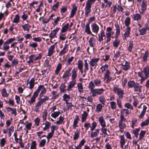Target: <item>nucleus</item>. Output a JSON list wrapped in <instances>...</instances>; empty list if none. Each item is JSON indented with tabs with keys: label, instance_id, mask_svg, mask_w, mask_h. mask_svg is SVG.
<instances>
[{
	"label": "nucleus",
	"instance_id": "nucleus-53",
	"mask_svg": "<svg viewBox=\"0 0 149 149\" xmlns=\"http://www.w3.org/2000/svg\"><path fill=\"white\" fill-rule=\"evenodd\" d=\"M148 55V52L146 51L143 56V61L144 62H146L147 61V58Z\"/></svg>",
	"mask_w": 149,
	"mask_h": 149
},
{
	"label": "nucleus",
	"instance_id": "nucleus-25",
	"mask_svg": "<svg viewBox=\"0 0 149 149\" xmlns=\"http://www.w3.org/2000/svg\"><path fill=\"white\" fill-rule=\"evenodd\" d=\"M141 10L145 11L147 8V2L144 0H143L141 5Z\"/></svg>",
	"mask_w": 149,
	"mask_h": 149
},
{
	"label": "nucleus",
	"instance_id": "nucleus-35",
	"mask_svg": "<svg viewBox=\"0 0 149 149\" xmlns=\"http://www.w3.org/2000/svg\"><path fill=\"white\" fill-rule=\"evenodd\" d=\"M120 138V147L123 148V146L125 143V138L123 136H121Z\"/></svg>",
	"mask_w": 149,
	"mask_h": 149
},
{
	"label": "nucleus",
	"instance_id": "nucleus-8",
	"mask_svg": "<svg viewBox=\"0 0 149 149\" xmlns=\"http://www.w3.org/2000/svg\"><path fill=\"white\" fill-rule=\"evenodd\" d=\"M121 65L122 66L121 68L122 69L125 71H127L129 69L130 67L129 63L127 61L125 62L124 64L122 63Z\"/></svg>",
	"mask_w": 149,
	"mask_h": 149
},
{
	"label": "nucleus",
	"instance_id": "nucleus-3",
	"mask_svg": "<svg viewBox=\"0 0 149 149\" xmlns=\"http://www.w3.org/2000/svg\"><path fill=\"white\" fill-rule=\"evenodd\" d=\"M120 120L118 123V127L120 128V131L122 132H123L124 129L126 127V125L124 122H127V120L124 116L120 115Z\"/></svg>",
	"mask_w": 149,
	"mask_h": 149
},
{
	"label": "nucleus",
	"instance_id": "nucleus-57",
	"mask_svg": "<svg viewBox=\"0 0 149 149\" xmlns=\"http://www.w3.org/2000/svg\"><path fill=\"white\" fill-rule=\"evenodd\" d=\"M36 143L35 141H33L31 144L30 149H36Z\"/></svg>",
	"mask_w": 149,
	"mask_h": 149
},
{
	"label": "nucleus",
	"instance_id": "nucleus-39",
	"mask_svg": "<svg viewBox=\"0 0 149 149\" xmlns=\"http://www.w3.org/2000/svg\"><path fill=\"white\" fill-rule=\"evenodd\" d=\"M1 93L2 97H7L8 96V94L7 93L6 89L4 88L2 90Z\"/></svg>",
	"mask_w": 149,
	"mask_h": 149
},
{
	"label": "nucleus",
	"instance_id": "nucleus-2",
	"mask_svg": "<svg viewBox=\"0 0 149 149\" xmlns=\"http://www.w3.org/2000/svg\"><path fill=\"white\" fill-rule=\"evenodd\" d=\"M115 26L116 28V31L115 35L116 40L113 43V46L116 48L117 47L120 43V40H117L118 37L120 34V29L119 25L118 24H116Z\"/></svg>",
	"mask_w": 149,
	"mask_h": 149
},
{
	"label": "nucleus",
	"instance_id": "nucleus-51",
	"mask_svg": "<svg viewBox=\"0 0 149 149\" xmlns=\"http://www.w3.org/2000/svg\"><path fill=\"white\" fill-rule=\"evenodd\" d=\"M130 19L129 17H128L126 18L125 21V23L126 26L127 27H129V26L130 24Z\"/></svg>",
	"mask_w": 149,
	"mask_h": 149
},
{
	"label": "nucleus",
	"instance_id": "nucleus-28",
	"mask_svg": "<svg viewBox=\"0 0 149 149\" xmlns=\"http://www.w3.org/2000/svg\"><path fill=\"white\" fill-rule=\"evenodd\" d=\"M100 102L103 105H105L106 103V100L104 97L102 95L100 96L99 98Z\"/></svg>",
	"mask_w": 149,
	"mask_h": 149
},
{
	"label": "nucleus",
	"instance_id": "nucleus-45",
	"mask_svg": "<svg viewBox=\"0 0 149 149\" xmlns=\"http://www.w3.org/2000/svg\"><path fill=\"white\" fill-rule=\"evenodd\" d=\"M96 1V0H88L86 5L91 7L92 4L94 3Z\"/></svg>",
	"mask_w": 149,
	"mask_h": 149
},
{
	"label": "nucleus",
	"instance_id": "nucleus-59",
	"mask_svg": "<svg viewBox=\"0 0 149 149\" xmlns=\"http://www.w3.org/2000/svg\"><path fill=\"white\" fill-rule=\"evenodd\" d=\"M67 10V8L66 6H63L61 8V13L62 14L65 13Z\"/></svg>",
	"mask_w": 149,
	"mask_h": 149
},
{
	"label": "nucleus",
	"instance_id": "nucleus-63",
	"mask_svg": "<svg viewBox=\"0 0 149 149\" xmlns=\"http://www.w3.org/2000/svg\"><path fill=\"white\" fill-rule=\"evenodd\" d=\"M108 68V66L107 65L105 64L104 65L102 66L101 68L100 69L102 70V72H103L104 71L106 70Z\"/></svg>",
	"mask_w": 149,
	"mask_h": 149
},
{
	"label": "nucleus",
	"instance_id": "nucleus-22",
	"mask_svg": "<svg viewBox=\"0 0 149 149\" xmlns=\"http://www.w3.org/2000/svg\"><path fill=\"white\" fill-rule=\"evenodd\" d=\"M77 87L78 88V91L80 93H82L84 92L83 87L82 84L81 83H79L77 85Z\"/></svg>",
	"mask_w": 149,
	"mask_h": 149
},
{
	"label": "nucleus",
	"instance_id": "nucleus-42",
	"mask_svg": "<svg viewBox=\"0 0 149 149\" xmlns=\"http://www.w3.org/2000/svg\"><path fill=\"white\" fill-rule=\"evenodd\" d=\"M22 26L24 31H29V29L31 27V26L28 24H25L24 25H22Z\"/></svg>",
	"mask_w": 149,
	"mask_h": 149
},
{
	"label": "nucleus",
	"instance_id": "nucleus-18",
	"mask_svg": "<svg viewBox=\"0 0 149 149\" xmlns=\"http://www.w3.org/2000/svg\"><path fill=\"white\" fill-rule=\"evenodd\" d=\"M131 31V28L130 27H127L125 30L124 36L125 37V39H126V38L128 37L130 34V31Z\"/></svg>",
	"mask_w": 149,
	"mask_h": 149
},
{
	"label": "nucleus",
	"instance_id": "nucleus-61",
	"mask_svg": "<svg viewBox=\"0 0 149 149\" xmlns=\"http://www.w3.org/2000/svg\"><path fill=\"white\" fill-rule=\"evenodd\" d=\"M66 86L64 84H62L60 86V89L61 92H64L66 91L65 88Z\"/></svg>",
	"mask_w": 149,
	"mask_h": 149
},
{
	"label": "nucleus",
	"instance_id": "nucleus-20",
	"mask_svg": "<svg viewBox=\"0 0 149 149\" xmlns=\"http://www.w3.org/2000/svg\"><path fill=\"white\" fill-rule=\"evenodd\" d=\"M75 83L76 80H72V81L70 82L69 85L68 86L67 90L68 91L71 90L72 88L74 87Z\"/></svg>",
	"mask_w": 149,
	"mask_h": 149
},
{
	"label": "nucleus",
	"instance_id": "nucleus-1",
	"mask_svg": "<svg viewBox=\"0 0 149 149\" xmlns=\"http://www.w3.org/2000/svg\"><path fill=\"white\" fill-rule=\"evenodd\" d=\"M95 87L94 83L92 81L90 82L88 88L91 90V93L92 96L95 97L98 95H100L103 94L104 90L103 88L94 89Z\"/></svg>",
	"mask_w": 149,
	"mask_h": 149
},
{
	"label": "nucleus",
	"instance_id": "nucleus-50",
	"mask_svg": "<svg viewBox=\"0 0 149 149\" xmlns=\"http://www.w3.org/2000/svg\"><path fill=\"white\" fill-rule=\"evenodd\" d=\"M79 132L78 131H77L75 132L73 137L74 140H76L78 139L79 136Z\"/></svg>",
	"mask_w": 149,
	"mask_h": 149
},
{
	"label": "nucleus",
	"instance_id": "nucleus-12",
	"mask_svg": "<svg viewBox=\"0 0 149 149\" xmlns=\"http://www.w3.org/2000/svg\"><path fill=\"white\" fill-rule=\"evenodd\" d=\"M91 27L92 31L97 34L99 29L98 26L96 24L94 23L91 25Z\"/></svg>",
	"mask_w": 149,
	"mask_h": 149
},
{
	"label": "nucleus",
	"instance_id": "nucleus-33",
	"mask_svg": "<svg viewBox=\"0 0 149 149\" xmlns=\"http://www.w3.org/2000/svg\"><path fill=\"white\" fill-rule=\"evenodd\" d=\"M99 36V41L100 42L103 40V37H105V35L104 32L103 31H101L100 34H98Z\"/></svg>",
	"mask_w": 149,
	"mask_h": 149
},
{
	"label": "nucleus",
	"instance_id": "nucleus-21",
	"mask_svg": "<svg viewBox=\"0 0 149 149\" xmlns=\"http://www.w3.org/2000/svg\"><path fill=\"white\" fill-rule=\"evenodd\" d=\"M35 79L34 78H32L29 82V87L30 89L33 88L35 85Z\"/></svg>",
	"mask_w": 149,
	"mask_h": 149
},
{
	"label": "nucleus",
	"instance_id": "nucleus-19",
	"mask_svg": "<svg viewBox=\"0 0 149 149\" xmlns=\"http://www.w3.org/2000/svg\"><path fill=\"white\" fill-rule=\"evenodd\" d=\"M88 42L89 45L91 47H93L95 46V39L94 38H91Z\"/></svg>",
	"mask_w": 149,
	"mask_h": 149
},
{
	"label": "nucleus",
	"instance_id": "nucleus-41",
	"mask_svg": "<svg viewBox=\"0 0 149 149\" xmlns=\"http://www.w3.org/2000/svg\"><path fill=\"white\" fill-rule=\"evenodd\" d=\"M79 118L77 115L75 116V118L74 119V124L73 125V127L74 128H75L77 126V124L78 123V121L79 120Z\"/></svg>",
	"mask_w": 149,
	"mask_h": 149
},
{
	"label": "nucleus",
	"instance_id": "nucleus-23",
	"mask_svg": "<svg viewBox=\"0 0 149 149\" xmlns=\"http://www.w3.org/2000/svg\"><path fill=\"white\" fill-rule=\"evenodd\" d=\"M91 7L86 6L85 8V15L86 17H88L89 15V13L91 12Z\"/></svg>",
	"mask_w": 149,
	"mask_h": 149
},
{
	"label": "nucleus",
	"instance_id": "nucleus-9",
	"mask_svg": "<svg viewBox=\"0 0 149 149\" xmlns=\"http://www.w3.org/2000/svg\"><path fill=\"white\" fill-rule=\"evenodd\" d=\"M56 44V43H55L54 45H52L48 49L47 56H51L53 54L54 52L55 46Z\"/></svg>",
	"mask_w": 149,
	"mask_h": 149
},
{
	"label": "nucleus",
	"instance_id": "nucleus-64",
	"mask_svg": "<svg viewBox=\"0 0 149 149\" xmlns=\"http://www.w3.org/2000/svg\"><path fill=\"white\" fill-rule=\"evenodd\" d=\"M94 83L96 86H99L101 84V81L100 80L97 79L94 80Z\"/></svg>",
	"mask_w": 149,
	"mask_h": 149
},
{
	"label": "nucleus",
	"instance_id": "nucleus-31",
	"mask_svg": "<svg viewBox=\"0 0 149 149\" xmlns=\"http://www.w3.org/2000/svg\"><path fill=\"white\" fill-rule=\"evenodd\" d=\"M69 26V24L67 23L63 26L61 30V32L62 33H64L66 32Z\"/></svg>",
	"mask_w": 149,
	"mask_h": 149
},
{
	"label": "nucleus",
	"instance_id": "nucleus-54",
	"mask_svg": "<svg viewBox=\"0 0 149 149\" xmlns=\"http://www.w3.org/2000/svg\"><path fill=\"white\" fill-rule=\"evenodd\" d=\"M61 113V112L59 111H56L54 112V111L53 113H52L51 116L53 118H55L56 117H57Z\"/></svg>",
	"mask_w": 149,
	"mask_h": 149
},
{
	"label": "nucleus",
	"instance_id": "nucleus-40",
	"mask_svg": "<svg viewBox=\"0 0 149 149\" xmlns=\"http://www.w3.org/2000/svg\"><path fill=\"white\" fill-rule=\"evenodd\" d=\"M104 105H103L102 104H98L96 105V111L97 112H100L101 111L102 107Z\"/></svg>",
	"mask_w": 149,
	"mask_h": 149
},
{
	"label": "nucleus",
	"instance_id": "nucleus-62",
	"mask_svg": "<svg viewBox=\"0 0 149 149\" xmlns=\"http://www.w3.org/2000/svg\"><path fill=\"white\" fill-rule=\"evenodd\" d=\"M57 93V91H52V99H55L58 97V95L56 94Z\"/></svg>",
	"mask_w": 149,
	"mask_h": 149
},
{
	"label": "nucleus",
	"instance_id": "nucleus-6",
	"mask_svg": "<svg viewBox=\"0 0 149 149\" xmlns=\"http://www.w3.org/2000/svg\"><path fill=\"white\" fill-rule=\"evenodd\" d=\"M99 59V58H93L92 59L89 63L90 67H96L97 65V62L98 61Z\"/></svg>",
	"mask_w": 149,
	"mask_h": 149
},
{
	"label": "nucleus",
	"instance_id": "nucleus-13",
	"mask_svg": "<svg viewBox=\"0 0 149 149\" xmlns=\"http://www.w3.org/2000/svg\"><path fill=\"white\" fill-rule=\"evenodd\" d=\"M149 30V27L148 26H145L144 28L139 30L140 35H143L146 34L147 31Z\"/></svg>",
	"mask_w": 149,
	"mask_h": 149
},
{
	"label": "nucleus",
	"instance_id": "nucleus-47",
	"mask_svg": "<svg viewBox=\"0 0 149 149\" xmlns=\"http://www.w3.org/2000/svg\"><path fill=\"white\" fill-rule=\"evenodd\" d=\"M84 72L85 73H86L88 70V65L86 60H84Z\"/></svg>",
	"mask_w": 149,
	"mask_h": 149
},
{
	"label": "nucleus",
	"instance_id": "nucleus-17",
	"mask_svg": "<svg viewBox=\"0 0 149 149\" xmlns=\"http://www.w3.org/2000/svg\"><path fill=\"white\" fill-rule=\"evenodd\" d=\"M89 23H87L86 25V28L85 29V31L88 34H91L92 36L94 35L92 33L91 31Z\"/></svg>",
	"mask_w": 149,
	"mask_h": 149
},
{
	"label": "nucleus",
	"instance_id": "nucleus-43",
	"mask_svg": "<svg viewBox=\"0 0 149 149\" xmlns=\"http://www.w3.org/2000/svg\"><path fill=\"white\" fill-rule=\"evenodd\" d=\"M133 46V41H130L129 43V46L127 48V49L129 52H131L132 51Z\"/></svg>",
	"mask_w": 149,
	"mask_h": 149
},
{
	"label": "nucleus",
	"instance_id": "nucleus-58",
	"mask_svg": "<svg viewBox=\"0 0 149 149\" xmlns=\"http://www.w3.org/2000/svg\"><path fill=\"white\" fill-rule=\"evenodd\" d=\"M64 118L63 117H62L60 116L59 117V120L56 121V123L57 125H59L61 124L64 119Z\"/></svg>",
	"mask_w": 149,
	"mask_h": 149
},
{
	"label": "nucleus",
	"instance_id": "nucleus-30",
	"mask_svg": "<svg viewBox=\"0 0 149 149\" xmlns=\"http://www.w3.org/2000/svg\"><path fill=\"white\" fill-rule=\"evenodd\" d=\"M99 130L98 129H97L95 130V131L94 132H92L91 134V136L92 138L94 137H96L99 134Z\"/></svg>",
	"mask_w": 149,
	"mask_h": 149
},
{
	"label": "nucleus",
	"instance_id": "nucleus-36",
	"mask_svg": "<svg viewBox=\"0 0 149 149\" xmlns=\"http://www.w3.org/2000/svg\"><path fill=\"white\" fill-rule=\"evenodd\" d=\"M40 86H43V87L40 88V90L42 89V90L40 94V98H41L44 94H45L46 93V90L45 88L44 87L43 85H40Z\"/></svg>",
	"mask_w": 149,
	"mask_h": 149
},
{
	"label": "nucleus",
	"instance_id": "nucleus-11",
	"mask_svg": "<svg viewBox=\"0 0 149 149\" xmlns=\"http://www.w3.org/2000/svg\"><path fill=\"white\" fill-rule=\"evenodd\" d=\"M77 69L76 68H74L72 71V80H76L75 79L77 76Z\"/></svg>",
	"mask_w": 149,
	"mask_h": 149
},
{
	"label": "nucleus",
	"instance_id": "nucleus-16",
	"mask_svg": "<svg viewBox=\"0 0 149 149\" xmlns=\"http://www.w3.org/2000/svg\"><path fill=\"white\" fill-rule=\"evenodd\" d=\"M68 45H65L63 49L61 50L59 53V55L60 56H62L66 53L68 51Z\"/></svg>",
	"mask_w": 149,
	"mask_h": 149
},
{
	"label": "nucleus",
	"instance_id": "nucleus-26",
	"mask_svg": "<svg viewBox=\"0 0 149 149\" xmlns=\"http://www.w3.org/2000/svg\"><path fill=\"white\" fill-rule=\"evenodd\" d=\"M70 97L69 95H67L66 94H65L63 96V100L65 101L66 104H68L69 102H68V101L70 99Z\"/></svg>",
	"mask_w": 149,
	"mask_h": 149
},
{
	"label": "nucleus",
	"instance_id": "nucleus-46",
	"mask_svg": "<svg viewBox=\"0 0 149 149\" xmlns=\"http://www.w3.org/2000/svg\"><path fill=\"white\" fill-rule=\"evenodd\" d=\"M149 124V117H148L147 119L143 121L141 124V126L143 127L145 126L148 125Z\"/></svg>",
	"mask_w": 149,
	"mask_h": 149
},
{
	"label": "nucleus",
	"instance_id": "nucleus-29",
	"mask_svg": "<svg viewBox=\"0 0 149 149\" xmlns=\"http://www.w3.org/2000/svg\"><path fill=\"white\" fill-rule=\"evenodd\" d=\"M141 17L139 14H136L133 15L132 17L133 19L134 20H140L141 19Z\"/></svg>",
	"mask_w": 149,
	"mask_h": 149
},
{
	"label": "nucleus",
	"instance_id": "nucleus-56",
	"mask_svg": "<svg viewBox=\"0 0 149 149\" xmlns=\"http://www.w3.org/2000/svg\"><path fill=\"white\" fill-rule=\"evenodd\" d=\"M83 63L82 61L81 60H79L78 61V68L79 70L83 69Z\"/></svg>",
	"mask_w": 149,
	"mask_h": 149
},
{
	"label": "nucleus",
	"instance_id": "nucleus-14",
	"mask_svg": "<svg viewBox=\"0 0 149 149\" xmlns=\"http://www.w3.org/2000/svg\"><path fill=\"white\" fill-rule=\"evenodd\" d=\"M134 91L136 92H138L139 93L141 92V88L142 86H140L139 84L137 83H136V84L134 87Z\"/></svg>",
	"mask_w": 149,
	"mask_h": 149
},
{
	"label": "nucleus",
	"instance_id": "nucleus-27",
	"mask_svg": "<svg viewBox=\"0 0 149 149\" xmlns=\"http://www.w3.org/2000/svg\"><path fill=\"white\" fill-rule=\"evenodd\" d=\"M143 110L141 112V114L139 116V118H142L143 117L146 111V110L147 109V107L146 106V105H144L143 106Z\"/></svg>",
	"mask_w": 149,
	"mask_h": 149
},
{
	"label": "nucleus",
	"instance_id": "nucleus-4",
	"mask_svg": "<svg viewBox=\"0 0 149 149\" xmlns=\"http://www.w3.org/2000/svg\"><path fill=\"white\" fill-rule=\"evenodd\" d=\"M42 87L43 86H40L37 90L34 93L33 95L31 98L30 100L28 102L30 104H31L35 102V99L38 96V94L40 91V88Z\"/></svg>",
	"mask_w": 149,
	"mask_h": 149
},
{
	"label": "nucleus",
	"instance_id": "nucleus-37",
	"mask_svg": "<svg viewBox=\"0 0 149 149\" xmlns=\"http://www.w3.org/2000/svg\"><path fill=\"white\" fill-rule=\"evenodd\" d=\"M142 71L144 73L145 75L149 77V67L148 66H146L144 68Z\"/></svg>",
	"mask_w": 149,
	"mask_h": 149
},
{
	"label": "nucleus",
	"instance_id": "nucleus-34",
	"mask_svg": "<svg viewBox=\"0 0 149 149\" xmlns=\"http://www.w3.org/2000/svg\"><path fill=\"white\" fill-rule=\"evenodd\" d=\"M136 84V83L133 81H130L127 83L128 87L129 88L134 87Z\"/></svg>",
	"mask_w": 149,
	"mask_h": 149
},
{
	"label": "nucleus",
	"instance_id": "nucleus-48",
	"mask_svg": "<svg viewBox=\"0 0 149 149\" xmlns=\"http://www.w3.org/2000/svg\"><path fill=\"white\" fill-rule=\"evenodd\" d=\"M145 133L146 131L143 130H142L141 131L140 134V136L139 138L140 141H141L142 140L144 137Z\"/></svg>",
	"mask_w": 149,
	"mask_h": 149
},
{
	"label": "nucleus",
	"instance_id": "nucleus-5",
	"mask_svg": "<svg viewBox=\"0 0 149 149\" xmlns=\"http://www.w3.org/2000/svg\"><path fill=\"white\" fill-rule=\"evenodd\" d=\"M114 92L116 93L119 99H122L123 97L124 92L123 90L117 87H113Z\"/></svg>",
	"mask_w": 149,
	"mask_h": 149
},
{
	"label": "nucleus",
	"instance_id": "nucleus-24",
	"mask_svg": "<svg viewBox=\"0 0 149 149\" xmlns=\"http://www.w3.org/2000/svg\"><path fill=\"white\" fill-rule=\"evenodd\" d=\"M99 121L102 127H105L106 126L105 122L104 121L103 117L100 116L99 118Z\"/></svg>",
	"mask_w": 149,
	"mask_h": 149
},
{
	"label": "nucleus",
	"instance_id": "nucleus-32",
	"mask_svg": "<svg viewBox=\"0 0 149 149\" xmlns=\"http://www.w3.org/2000/svg\"><path fill=\"white\" fill-rule=\"evenodd\" d=\"M88 116V113L86 111H84V113L82 115L81 121L82 122L85 121L87 118Z\"/></svg>",
	"mask_w": 149,
	"mask_h": 149
},
{
	"label": "nucleus",
	"instance_id": "nucleus-55",
	"mask_svg": "<svg viewBox=\"0 0 149 149\" xmlns=\"http://www.w3.org/2000/svg\"><path fill=\"white\" fill-rule=\"evenodd\" d=\"M125 111V113L126 114V115H129L130 114V111H129L127 109H124L123 110H121V113H120V115H123V116H124V112Z\"/></svg>",
	"mask_w": 149,
	"mask_h": 149
},
{
	"label": "nucleus",
	"instance_id": "nucleus-49",
	"mask_svg": "<svg viewBox=\"0 0 149 149\" xmlns=\"http://www.w3.org/2000/svg\"><path fill=\"white\" fill-rule=\"evenodd\" d=\"M47 116V111L45 110L42 113V118L43 121H45L46 120Z\"/></svg>",
	"mask_w": 149,
	"mask_h": 149
},
{
	"label": "nucleus",
	"instance_id": "nucleus-10",
	"mask_svg": "<svg viewBox=\"0 0 149 149\" xmlns=\"http://www.w3.org/2000/svg\"><path fill=\"white\" fill-rule=\"evenodd\" d=\"M71 69V68L69 67L67 70H65L62 76L63 78L64 79L70 76L71 73H70V72Z\"/></svg>",
	"mask_w": 149,
	"mask_h": 149
},
{
	"label": "nucleus",
	"instance_id": "nucleus-44",
	"mask_svg": "<svg viewBox=\"0 0 149 149\" xmlns=\"http://www.w3.org/2000/svg\"><path fill=\"white\" fill-rule=\"evenodd\" d=\"M57 33L54 30L52 31L51 33L49 35V37L51 39L56 37V34Z\"/></svg>",
	"mask_w": 149,
	"mask_h": 149
},
{
	"label": "nucleus",
	"instance_id": "nucleus-52",
	"mask_svg": "<svg viewBox=\"0 0 149 149\" xmlns=\"http://www.w3.org/2000/svg\"><path fill=\"white\" fill-rule=\"evenodd\" d=\"M19 17L18 15L17 14L15 15L14 20L13 22L14 23H17L19 22Z\"/></svg>",
	"mask_w": 149,
	"mask_h": 149
},
{
	"label": "nucleus",
	"instance_id": "nucleus-15",
	"mask_svg": "<svg viewBox=\"0 0 149 149\" xmlns=\"http://www.w3.org/2000/svg\"><path fill=\"white\" fill-rule=\"evenodd\" d=\"M77 7L74 5L72 6V9L71 12V15L69 17L70 18H72L75 15L76 11L77 10Z\"/></svg>",
	"mask_w": 149,
	"mask_h": 149
},
{
	"label": "nucleus",
	"instance_id": "nucleus-38",
	"mask_svg": "<svg viewBox=\"0 0 149 149\" xmlns=\"http://www.w3.org/2000/svg\"><path fill=\"white\" fill-rule=\"evenodd\" d=\"M62 68V65L60 63H59L56 68V70L55 71V73L56 75H57Z\"/></svg>",
	"mask_w": 149,
	"mask_h": 149
},
{
	"label": "nucleus",
	"instance_id": "nucleus-60",
	"mask_svg": "<svg viewBox=\"0 0 149 149\" xmlns=\"http://www.w3.org/2000/svg\"><path fill=\"white\" fill-rule=\"evenodd\" d=\"M125 107L128 109H130L132 110L133 109V107L132 105L129 103H126L125 104Z\"/></svg>",
	"mask_w": 149,
	"mask_h": 149
},
{
	"label": "nucleus",
	"instance_id": "nucleus-7",
	"mask_svg": "<svg viewBox=\"0 0 149 149\" xmlns=\"http://www.w3.org/2000/svg\"><path fill=\"white\" fill-rule=\"evenodd\" d=\"M110 72L109 70H107L105 74L104 79H106V82L109 83L110 81L112 79V77L110 76Z\"/></svg>",
	"mask_w": 149,
	"mask_h": 149
}]
</instances>
